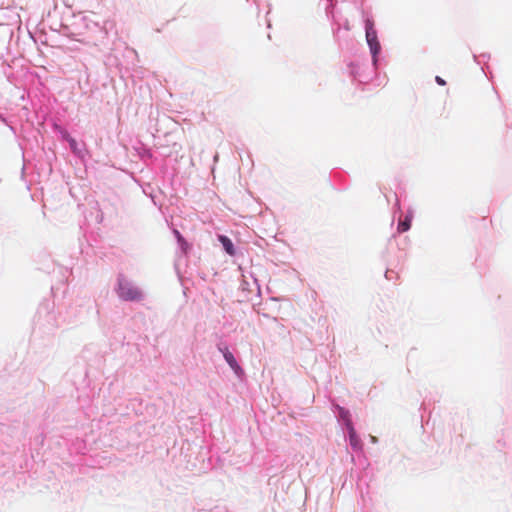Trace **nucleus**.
I'll return each mask as SVG.
<instances>
[{
    "label": "nucleus",
    "mask_w": 512,
    "mask_h": 512,
    "mask_svg": "<svg viewBox=\"0 0 512 512\" xmlns=\"http://www.w3.org/2000/svg\"><path fill=\"white\" fill-rule=\"evenodd\" d=\"M365 30H366V40L369 45L370 51L373 56V62H377V55L380 53L381 45L378 41L377 32L374 28V23L372 20L367 19L365 22Z\"/></svg>",
    "instance_id": "f257e3e1"
},
{
    "label": "nucleus",
    "mask_w": 512,
    "mask_h": 512,
    "mask_svg": "<svg viewBox=\"0 0 512 512\" xmlns=\"http://www.w3.org/2000/svg\"><path fill=\"white\" fill-rule=\"evenodd\" d=\"M118 295L126 301H138L142 298V292L125 279L119 280Z\"/></svg>",
    "instance_id": "f03ea898"
},
{
    "label": "nucleus",
    "mask_w": 512,
    "mask_h": 512,
    "mask_svg": "<svg viewBox=\"0 0 512 512\" xmlns=\"http://www.w3.org/2000/svg\"><path fill=\"white\" fill-rule=\"evenodd\" d=\"M220 351L223 353V356H224L226 362L235 371V373L239 374L240 372H242L241 367L239 366L235 357L233 356V354L229 351V349L227 347L220 348Z\"/></svg>",
    "instance_id": "7ed1b4c3"
},
{
    "label": "nucleus",
    "mask_w": 512,
    "mask_h": 512,
    "mask_svg": "<svg viewBox=\"0 0 512 512\" xmlns=\"http://www.w3.org/2000/svg\"><path fill=\"white\" fill-rule=\"evenodd\" d=\"M220 243L222 244L224 250L230 255L233 256L235 254V249L232 241L224 235H219L218 237Z\"/></svg>",
    "instance_id": "20e7f679"
},
{
    "label": "nucleus",
    "mask_w": 512,
    "mask_h": 512,
    "mask_svg": "<svg viewBox=\"0 0 512 512\" xmlns=\"http://www.w3.org/2000/svg\"><path fill=\"white\" fill-rule=\"evenodd\" d=\"M347 427L349 430V440H350L351 446L354 448H359L360 447V439L356 435L355 429L353 428L350 420H347Z\"/></svg>",
    "instance_id": "39448f33"
},
{
    "label": "nucleus",
    "mask_w": 512,
    "mask_h": 512,
    "mask_svg": "<svg viewBox=\"0 0 512 512\" xmlns=\"http://www.w3.org/2000/svg\"><path fill=\"white\" fill-rule=\"evenodd\" d=\"M413 215L409 213L405 216L404 220H400L398 224V232L403 233L410 229Z\"/></svg>",
    "instance_id": "423d86ee"
},
{
    "label": "nucleus",
    "mask_w": 512,
    "mask_h": 512,
    "mask_svg": "<svg viewBox=\"0 0 512 512\" xmlns=\"http://www.w3.org/2000/svg\"><path fill=\"white\" fill-rule=\"evenodd\" d=\"M178 243L180 244V246H181L182 250H183L184 252H187V250H188V248H189V245H188V243L185 241V239L183 238V240H182V241H178Z\"/></svg>",
    "instance_id": "0eeeda50"
},
{
    "label": "nucleus",
    "mask_w": 512,
    "mask_h": 512,
    "mask_svg": "<svg viewBox=\"0 0 512 512\" xmlns=\"http://www.w3.org/2000/svg\"><path fill=\"white\" fill-rule=\"evenodd\" d=\"M174 235L176 236L178 241L183 240V236L180 234V232L178 230H174Z\"/></svg>",
    "instance_id": "6e6552de"
},
{
    "label": "nucleus",
    "mask_w": 512,
    "mask_h": 512,
    "mask_svg": "<svg viewBox=\"0 0 512 512\" xmlns=\"http://www.w3.org/2000/svg\"><path fill=\"white\" fill-rule=\"evenodd\" d=\"M436 82L439 84V85H445L446 82L439 76L436 77Z\"/></svg>",
    "instance_id": "1a4fd4ad"
},
{
    "label": "nucleus",
    "mask_w": 512,
    "mask_h": 512,
    "mask_svg": "<svg viewBox=\"0 0 512 512\" xmlns=\"http://www.w3.org/2000/svg\"><path fill=\"white\" fill-rule=\"evenodd\" d=\"M70 146H71V148H72L74 151H76V142H75V140L70 139Z\"/></svg>",
    "instance_id": "9d476101"
}]
</instances>
